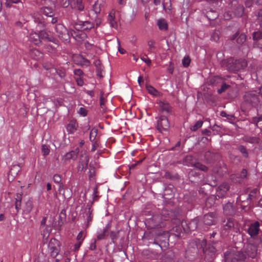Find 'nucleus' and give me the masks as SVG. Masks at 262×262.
Returning a JSON list of instances; mask_svg holds the SVG:
<instances>
[{"mask_svg":"<svg viewBox=\"0 0 262 262\" xmlns=\"http://www.w3.org/2000/svg\"><path fill=\"white\" fill-rule=\"evenodd\" d=\"M73 61L77 65H82V56L81 55L74 54L72 57Z\"/></svg>","mask_w":262,"mask_h":262,"instance_id":"38","label":"nucleus"},{"mask_svg":"<svg viewBox=\"0 0 262 262\" xmlns=\"http://www.w3.org/2000/svg\"><path fill=\"white\" fill-rule=\"evenodd\" d=\"M244 100L252 106L257 105L259 102V96L256 91H250L246 93L244 95Z\"/></svg>","mask_w":262,"mask_h":262,"instance_id":"10","label":"nucleus"},{"mask_svg":"<svg viewBox=\"0 0 262 262\" xmlns=\"http://www.w3.org/2000/svg\"><path fill=\"white\" fill-rule=\"evenodd\" d=\"M88 211L86 209L85 210V214L87 216L86 221V227H89V225L91 224V222L93 220V215L92 214L93 210L91 209L90 207L88 208Z\"/></svg>","mask_w":262,"mask_h":262,"instance_id":"32","label":"nucleus"},{"mask_svg":"<svg viewBox=\"0 0 262 262\" xmlns=\"http://www.w3.org/2000/svg\"><path fill=\"white\" fill-rule=\"evenodd\" d=\"M174 257V252L169 250L162 255L160 262H173Z\"/></svg>","mask_w":262,"mask_h":262,"instance_id":"23","label":"nucleus"},{"mask_svg":"<svg viewBox=\"0 0 262 262\" xmlns=\"http://www.w3.org/2000/svg\"><path fill=\"white\" fill-rule=\"evenodd\" d=\"M79 153L78 148H76L75 150H72L65 155V159L66 160L73 159L75 160Z\"/></svg>","mask_w":262,"mask_h":262,"instance_id":"31","label":"nucleus"},{"mask_svg":"<svg viewBox=\"0 0 262 262\" xmlns=\"http://www.w3.org/2000/svg\"><path fill=\"white\" fill-rule=\"evenodd\" d=\"M225 262L242 261L246 258L245 255L236 249H230L224 253Z\"/></svg>","mask_w":262,"mask_h":262,"instance_id":"3","label":"nucleus"},{"mask_svg":"<svg viewBox=\"0 0 262 262\" xmlns=\"http://www.w3.org/2000/svg\"><path fill=\"white\" fill-rule=\"evenodd\" d=\"M239 150L245 157H247L248 156V154L247 151V149L244 146H240L239 147Z\"/></svg>","mask_w":262,"mask_h":262,"instance_id":"52","label":"nucleus"},{"mask_svg":"<svg viewBox=\"0 0 262 262\" xmlns=\"http://www.w3.org/2000/svg\"><path fill=\"white\" fill-rule=\"evenodd\" d=\"M41 151L43 153V155L45 156H46L49 154L50 149L48 148V147L46 145L43 144L41 146Z\"/></svg>","mask_w":262,"mask_h":262,"instance_id":"49","label":"nucleus"},{"mask_svg":"<svg viewBox=\"0 0 262 262\" xmlns=\"http://www.w3.org/2000/svg\"><path fill=\"white\" fill-rule=\"evenodd\" d=\"M77 8L79 11L82 10V0H77Z\"/></svg>","mask_w":262,"mask_h":262,"instance_id":"64","label":"nucleus"},{"mask_svg":"<svg viewBox=\"0 0 262 262\" xmlns=\"http://www.w3.org/2000/svg\"><path fill=\"white\" fill-rule=\"evenodd\" d=\"M230 189V185L228 183H223L218 187L216 190L217 195L220 198H224L226 196L227 192Z\"/></svg>","mask_w":262,"mask_h":262,"instance_id":"18","label":"nucleus"},{"mask_svg":"<svg viewBox=\"0 0 262 262\" xmlns=\"http://www.w3.org/2000/svg\"><path fill=\"white\" fill-rule=\"evenodd\" d=\"M83 67H86V68L88 69V71L90 72V74L91 75L93 72V70L91 69V67H89L91 64V61L83 57Z\"/></svg>","mask_w":262,"mask_h":262,"instance_id":"39","label":"nucleus"},{"mask_svg":"<svg viewBox=\"0 0 262 262\" xmlns=\"http://www.w3.org/2000/svg\"><path fill=\"white\" fill-rule=\"evenodd\" d=\"M194 167H196L197 168L204 171H207L208 170L207 167L199 162H197Z\"/></svg>","mask_w":262,"mask_h":262,"instance_id":"48","label":"nucleus"},{"mask_svg":"<svg viewBox=\"0 0 262 262\" xmlns=\"http://www.w3.org/2000/svg\"><path fill=\"white\" fill-rule=\"evenodd\" d=\"M169 126L167 116L162 115L157 121V129L162 132L163 130H167Z\"/></svg>","mask_w":262,"mask_h":262,"instance_id":"13","label":"nucleus"},{"mask_svg":"<svg viewBox=\"0 0 262 262\" xmlns=\"http://www.w3.org/2000/svg\"><path fill=\"white\" fill-rule=\"evenodd\" d=\"M75 74V79L77 83L79 86H82V70L80 69H75L74 71Z\"/></svg>","mask_w":262,"mask_h":262,"instance_id":"29","label":"nucleus"},{"mask_svg":"<svg viewBox=\"0 0 262 262\" xmlns=\"http://www.w3.org/2000/svg\"><path fill=\"white\" fill-rule=\"evenodd\" d=\"M81 242L78 241L77 243L74 245V250L75 251L78 250L81 246Z\"/></svg>","mask_w":262,"mask_h":262,"instance_id":"61","label":"nucleus"},{"mask_svg":"<svg viewBox=\"0 0 262 262\" xmlns=\"http://www.w3.org/2000/svg\"><path fill=\"white\" fill-rule=\"evenodd\" d=\"M29 39L34 44L39 46L41 42L39 33H33L30 34Z\"/></svg>","mask_w":262,"mask_h":262,"instance_id":"26","label":"nucleus"},{"mask_svg":"<svg viewBox=\"0 0 262 262\" xmlns=\"http://www.w3.org/2000/svg\"><path fill=\"white\" fill-rule=\"evenodd\" d=\"M92 142V147L91 149V151H94L96 149L97 147L98 146V142Z\"/></svg>","mask_w":262,"mask_h":262,"instance_id":"63","label":"nucleus"},{"mask_svg":"<svg viewBox=\"0 0 262 262\" xmlns=\"http://www.w3.org/2000/svg\"><path fill=\"white\" fill-rule=\"evenodd\" d=\"M58 241L55 239H52L49 245V250L51 254V256L53 258L56 257L59 252L58 248L56 246V245H58Z\"/></svg>","mask_w":262,"mask_h":262,"instance_id":"15","label":"nucleus"},{"mask_svg":"<svg viewBox=\"0 0 262 262\" xmlns=\"http://www.w3.org/2000/svg\"><path fill=\"white\" fill-rule=\"evenodd\" d=\"M205 250L207 251V252H203L205 254V259L207 260H213L215 256L216 252V248L214 246L207 245L205 247Z\"/></svg>","mask_w":262,"mask_h":262,"instance_id":"16","label":"nucleus"},{"mask_svg":"<svg viewBox=\"0 0 262 262\" xmlns=\"http://www.w3.org/2000/svg\"><path fill=\"white\" fill-rule=\"evenodd\" d=\"M203 124V122L201 120L198 121L194 125L191 127L190 129L192 131H196L201 128Z\"/></svg>","mask_w":262,"mask_h":262,"instance_id":"44","label":"nucleus"},{"mask_svg":"<svg viewBox=\"0 0 262 262\" xmlns=\"http://www.w3.org/2000/svg\"><path fill=\"white\" fill-rule=\"evenodd\" d=\"M198 220L197 219H194L191 220L188 224L186 223V221H181L180 220V225L182 226H181V231L179 234L177 233V232H174V233L177 235H179L180 234V233L182 232L183 230L185 232H188L189 231H194L198 227Z\"/></svg>","mask_w":262,"mask_h":262,"instance_id":"9","label":"nucleus"},{"mask_svg":"<svg viewBox=\"0 0 262 262\" xmlns=\"http://www.w3.org/2000/svg\"><path fill=\"white\" fill-rule=\"evenodd\" d=\"M46 220H47V217L45 216L42 219V220L40 222V228H45L46 229Z\"/></svg>","mask_w":262,"mask_h":262,"instance_id":"57","label":"nucleus"},{"mask_svg":"<svg viewBox=\"0 0 262 262\" xmlns=\"http://www.w3.org/2000/svg\"><path fill=\"white\" fill-rule=\"evenodd\" d=\"M93 27V24L90 21H83V31L89 30Z\"/></svg>","mask_w":262,"mask_h":262,"instance_id":"43","label":"nucleus"},{"mask_svg":"<svg viewBox=\"0 0 262 262\" xmlns=\"http://www.w3.org/2000/svg\"><path fill=\"white\" fill-rule=\"evenodd\" d=\"M145 225L148 229L165 228L166 230H161L157 233L158 236H168V231L179 233L181 231L180 219L177 217L171 211L163 210L161 215H154L146 219Z\"/></svg>","mask_w":262,"mask_h":262,"instance_id":"1","label":"nucleus"},{"mask_svg":"<svg viewBox=\"0 0 262 262\" xmlns=\"http://www.w3.org/2000/svg\"><path fill=\"white\" fill-rule=\"evenodd\" d=\"M33 207V200L29 199L26 202L25 206L24 211L27 213H30Z\"/></svg>","mask_w":262,"mask_h":262,"instance_id":"36","label":"nucleus"},{"mask_svg":"<svg viewBox=\"0 0 262 262\" xmlns=\"http://www.w3.org/2000/svg\"><path fill=\"white\" fill-rule=\"evenodd\" d=\"M115 19V11L114 10H112L108 15V20L110 23L114 21Z\"/></svg>","mask_w":262,"mask_h":262,"instance_id":"50","label":"nucleus"},{"mask_svg":"<svg viewBox=\"0 0 262 262\" xmlns=\"http://www.w3.org/2000/svg\"><path fill=\"white\" fill-rule=\"evenodd\" d=\"M155 43L156 42L152 40H149L148 41V46L150 49L156 48Z\"/></svg>","mask_w":262,"mask_h":262,"instance_id":"58","label":"nucleus"},{"mask_svg":"<svg viewBox=\"0 0 262 262\" xmlns=\"http://www.w3.org/2000/svg\"><path fill=\"white\" fill-rule=\"evenodd\" d=\"M53 181L55 183L60 184L61 181V176L58 174H55L53 178Z\"/></svg>","mask_w":262,"mask_h":262,"instance_id":"51","label":"nucleus"},{"mask_svg":"<svg viewBox=\"0 0 262 262\" xmlns=\"http://www.w3.org/2000/svg\"><path fill=\"white\" fill-rule=\"evenodd\" d=\"M247 66V62L245 59H231L228 61L227 65L228 70L233 72H236L244 69Z\"/></svg>","mask_w":262,"mask_h":262,"instance_id":"5","label":"nucleus"},{"mask_svg":"<svg viewBox=\"0 0 262 262\" xmlns=\"http://www.w3.org/2000/svg\"><path fill=\"white\" fill-rule=\"evenodd\" d=\"M89 177L90 180H92L94 179L95 174V169L94 167H91L90 166V168H89Z\"/></svg>","mask_w":262,"mask_h":262,"instance_id":"46","label":"nucleus"},{"mask_svg":"<svg viewBox=\"0 0 262 262\" xmlns=\"http://www.w3.org/2000/svg\"><path fill=\"white\" fill-rule=\"evenodd\" d=\"M236 209L232 203L228 202L223 206V212L226 215H233L235 213Z\"/></svg>","mask_w":262,"mask_h":262,"instance_id":"20","label":"nucleus"},{"mask_svg":"<svg viewBox=\"0 0 262 262\" xmlns=\"http://www.w3.org/2000/svg\"><path fill=\"white\" fill-rule=\"evenodd\" d=\"M244 12V7L241 5H238L234 10V14L237 17H241Z\"/></svg>","mask_w":262,"mask_h":262,"instance_id":"37","label":"nucleus"},{"mask_svg":"<svg viewBox=\"0 0 262 262\" xmlns=\"http://www.w3.org/2000/svg\"><path fill=\"white\" fill-rule=\"evenodd\" d=\"M255 2V0H247L245 2V5L247 7H250L252 6L253 4Z\"/></svg>","mask_w":262,"mask_h":262,"instance_id":"60","label":"nucleus"},{"mask_svg":"<svg viewBox=\"0 0 262 262\" xmlns=\"http://www.w3.org/2000/svg\"><path fill=\"white\" fill-rule=\"evenodd\" d=\"M160 111L165 116L170 114L172 111V108L169 104L164 101H160L159 102Z\"/></svg>","mask_w":262,"mask_h":262,"instance_id":"19","label":"nucleus"},{"mask_svg":"<svg viewBox=\"0 0 262 262\" xmlns=\"http://www.w3.org/2000/svg\"><path fill=\"white\" fill-rule=\"evenodd\" d=\"M258 190L257 189H254L250 192V193L249 195V197L250 198V199H252V198L254 196V195L256 194Z\"/></svg>","mask_w":262,"mask_h":262,"instance_id":"59","label":"nucleus"},{"mask_svg":"<svg viewBox=\"0 0 262 262\" xmlns=\"http://www.w3.org/2000/svg\"><path fill=\"white\" fill-rule=\"evenodd\" d=\"M55 31L59 38L64 43L70 42V36L67 28L62 24H58L55 26Z\"/></svg>","mask_w":262,"mask_h":262,"instance_id":"7","label":"nucleus"},{"mask_svg":"<svg viewBox=\"0 0 262 262\" xmlns=\"http://www.w3.org/2000/svg\"><path fill=\"white\" fill-rule=\"evenodd\" d=\"M98 128L93 127L90 133V140L91 142H98L99 137L98 135Z\"/></svg>","mask_w":262,"mask_h":262,"instance_id":"27","label":"nucleus"},{"mask_svg":"<svg viewBox=\"0 0 262 262\" xmlns=\"http://www.w3.org/2000/svg\"><path fill=\"white\" fill-rule=\"evenodd\" d=\"M247 36L244 33H240L239 32H237L232 36V40L236 39L237 44L241 46L244 45L246 41Z\"/></svg>","mask_w":262,"mask_h":262,"instance_id":"21","label":"nucleus"},{"mask_svg":"<svg viewBox=\"0 0 262 262\" xmlns=\"http://www.w3.org/2000/svg\"><path fill=\"white\" fill-rule=\"evenodd\" d=\"M43 14L50 17H52L54 15V8L49 7H45L42 9Z\"/></svg>","mask_w":262,"mask_h":262,"instance_id":"34","label":"nucleus"},{"mask_svg":"<svg viewBox=\"0 0 262 262\" xmlns=\"http://www.w3.org/2000/svg\"><path fill=\"white\" fill-rule=\"evenodd\" d=\"M228 87V85H226V84H223L222 86V88L219 89L218 90V93L219 94L222 93L223 92H224L226 89H227Z\"/></svg>","mask_w":262,"mask_h":262,"instance_id":"62","label":"nucleus"},{"mask_svg":"<svg viewBox=\"0 0 262 262\" xmlns=\"http://www.w3.org/2000/svg\"><path fill=\"white\" fill-rule=\"evenodd\" d=\"M239 231L237 223L233 219L227 218L223 221L221 232L223 234L237 233Z\"/></svg>","mask_w":262,"mask_h":262,"instance_id":"4","label":"nucleus"},{"mask_svg":"<svg viewBox=\"0 0 262 262\" xmlns=\"http://www.w3.org/2000/svg\"><path fill=\"white\" fill-rule=\"evenodd\" d=\"M252 36L254 40L260 41L262 40V29L261 31L253 32Z\"/></svg>","mask_w":262,"mask_h":262,"instance_id":"41","label":"nucleus"},{"mask_svg":"<svg viewBox=\"0 0 262 262\" xmlns=\"http://www.w3.org/2000/svg\"><path fill=\"white\" fill-rule=\"evenodd\" d=\"M71 34L73 38L77 42V43L80 45L82 42V25L76 23Z\"/></svg>","mask_w":262,"mask_h":262,"instance_id":"11","label":"nucleus"},{"mask_svg":"<svg viewBox=\"0 0 262 262\" xmlns=\"http://www.w3.org/2000/svg\"><path fill=\"white\" fill-rule=\"evenodd\" d=\"M20 170V168L18 165H14L11 168L9 174L8 180L9 181H13L14 177H15L18 173Z\"/></svg>","mask_w":262,"mask_h":262,"instance_id":"24","label":"nucleus"},{"mask_svg":"<svg viewBox=\"0 0 262 262\" xmlns=\"http://www.w3.org/2000/svg\"><path fill=\"white\" fill-rule=\"evenodd\" d=\"M211 39L214 41H217L220 38V31H215L211 35Z\"/></svg>","mask_w":262,"mask_h":262,"instance_id":"47","label":"nucleus"},{"mask_svg":"<svg viewBox=\"0 0 262 262\" xmlns=\"http://www.w3.org/2000/svg\"><path fill=\"white\" fill-rule=\"evenodd\" d=\"M111 228V225L108 224L103 229V231L102 233L99 234L97 236V238L98 239H102L104 238L106 236L108 235V230Z\"/></svg>","mask_w":262,"mask_h":262,"instance_id":"35","label":"nucleus"},{"mask_svg":"<svg viewBox=\"0 0 262 262\" xmlns=\"http://www.w3.org/2000/svg\"><path fill=\"white\" fill-rule=\"evenodd\" d=\"M239 175V177L242 179H245L247 176V171L246 169H243L240 174H237Z\"/></svg>","mask_w":262,"mask_h":262,"instance_id":"54","label":"nucleus"},{"mask_svg":"<svg viewBox=\"0 0 262 262\" xmlns=\"http://www.w3.org/2000/svg\"><path fill=\"white\" fill-rule=\"evenodd\" d=\"M93 63L96 67L97 75L100 77H102V72L103 70V67L101 64L100 61L99 59H94Z\"/></svg>","mask_w":262,"mask_h":262,"instance_id":"25","label":"nucleus"},{"mask_svg":"<svg viewBox=\"0 0 262 262\" xmlns=\"http://www.w3.org/2000/svg\"><path fill=\"white\" fill-rule=\"evenodd\" d=\"M85 86L84 88H83V92L84 93V94H83V98H84L83 101L85 103L90 105L93 104L94 102V96L95 93L93 91L95 86L92 83L91 84V87L90 89L86 88Z\"/></svg>","mask_w":262,"mask_h":262,"instance_id":"6","label":"nucleus"},{"mask_svg":"<svg viewBox=\"0 0 262 262\" xmlns=\"http://www.w3.org/2000/svg\"><path fill=\"white\" fill-rule=\"evenodd\" d=\"M258 222H255L249 225L247 232L251 237H254L258 235L260 230Z\"/></svg>","mask_w":262,"mask_h":262,"instance_id":"17","label":"nucleus"},{"mask_svg":"<svg viewBox=\"0 0 262 262\" xmlns=\"http://www.w3.org/2000/svg\"><path fill=\"white\" fill-rule=\"evenodd\" d=\"M100 94H101V96L100 97V105L101 107L103 108L104 106V104H105V100L103 96V92H101Z\"/></svg>","mask_w":262,"mask_h":262,"instance_id":"55","label":"nucleus"},{"mask_svg":"<svg viewBox=\"0 0 262 262\" xmlns=\"http://www.w3.org/2000/svg\"><path fill=\"white\" fill-rule=\"evenodd\" d=\"M196 163L193 157L190 155L186 156L183 161V164L188 166L194 167Z\"/></svg>","mask_w":262,"mask_h":262,"instance_id":"28","label":"nucleus"},{"mask_svg":"<svg viewBox=\"0 0 262 262\" xmlns=\"http://www.w3.org/2000/svg\"><path fill=\"white\" fill-rule=\"evenodd\" d=\"M203 222L205 224L208 226L214 225L216 222L215 214L212 212L205 214L203 217Z\"/></svg>","mask_w":262,"mask_h":262,"instance_id":"22","label":"nucleus"},{"mask_svg":"<svg viewBox=\"0 0 262 262\" xmlns=\"http://www.w3.org/2000/svg\"><path fill=\"white\" fill-rule=\"evenodd\" d=\"M66 217V210L63 209L61 211L59 214V219L62 220H65Z\"/></svg>","mask_w":262,"mask_h":262,"instance_id":"56","label":"nucleus"},{"mask_svg":"<svg viewBox=\"0 0 262 262\" xmlns=\"http://www.w3.org/2000/svg\"><path fill=\"white\" fill-rule=\"evenodd\" d=\"M146 88L150 94L153 96L157 95L158 92L153 86L151 85H146Z\"/></svg>","mask_w":262,"mask_h":262,"instance_id":"42","label":"nucleus"},{"mask_svg":"<svg viewBox=\"0 0 262 262\" xmlns=\"http://www.w3.org/2000/svg\"><path fill=\"white\" fill-rule=\"evenodd\" d=\"M39 32L40 38L44 40L45 41H49L50 43L48 45L52 49H56L58 48V40L53 36H50L46 31L43 29H40L37 31Z\"/></svg>","mask_w":262,"mask_h":262,"instance_id":"8","label":"nucleus"},{"mask_svg":"<svg viewBox=\"0 0 262 262\" xmlns=\"http://www.w3.org/2000/svg\"><path fill=\"white\" fill-rule=\"evenodd\" d=\"M157 26L160 30L166 31L168 29V25L166 20L164 19H160L157 21Z\"/></svg>","mask_w":262,"mask_h":262,"instance_id":"33","label":"nucleus"},{"mask_svg":"<svg viewBox=\"0 0 262 262\" xmlns=\"http://www.w3.org/2000/svg\"><path fill=\"white\" fill-rule=\"evenodd\" d=\"M206 246V241L203 239L200 241L198 239L191 240L187 245L186 251V257L190 260L193 259L197 256L199 250L203 252H207L205 250V247Z\"/></svg>","mask_w":262,"mask_h":262,"instance_id":"2","label":"nucleus"},{"mask_svg":"<svg viewBox=\"0 0 262 262\" xmlns=\"http://www.w3.org/2000/svg\"><path fill=\"white\" fill-rule=\"evenodd\" d=\"M91 122V119L90 117L88 118V121L87 122H85L84 123V126H83V131L84 130H88L90 129L91 126L90 125Z\"/></svg>","mask_w":262,"mask_h":262,"instance_id":"53","label":"nucleus"},{"mask_svg":"<svg viewBox=\"0 0 262 262\" xmlns=\"http://www.w3.org/2000/svg\"><path fill=\"white\" fill-rule=\"evenodd\" d=\"M191 62V59L188 55L185 56L182 60V64L184 67H187L189 66Z\"/></svg>","mask_w":262,"mask_h":262,"instance_id":"45","label":"nucleus"},{"mask_svg":"<svg viewBox=\"0 0 262 262\" xmlns=\"http://www.w3.org/2000/svg\"><path fill=\"white\" fill-rule=\"evenodd\" d=\"M33 18L34 23L36 24V31L43 29L48 23V21L45 20L43 16L39 13H34Z\"/></svg>","mask_w":262,"mask_h":262,"instance_id":"12","label":"nucleus"},{"mask_svg":"<svg viewBox=\"0 0 262 262\" xmlns=\"http://www.w3.org/2000/svg\"><path fill=\"white\" fill-rule=\"evenodd\" d=\"M21 195L20 194L17 195V198H16L15 201V209L16 210V212H18L19 210L20 209V206H21Z\"/></svg>","mask_w":262,"mask_h":262,"instance_id":"40","label":"nucleus"},{"mask_svg":"<svg viewBox=\"0 0 262 262\" xmlns=\"http://www.w3.org/2000/svg\"><path fill=\"white\" fill-rule=\"evenodd\" d=\"M245 252L249 257L253 258L257 253V246L254 244L248 243L245 246Z\"/></svg>","mask_w":262,"mask_h":262,"instance_id":"14","label":"nucleus"},{"mask_svg":"<svg viewBox=\"0 0 262 262\" xmlns=\"http://www.w3.org/2000/svg\"><path fill=\"white\" fill-rule=\"evenodd\" d=\"M104 2L103 0H97L93 5V11L96 14L100 13L101 7L103 6Z\"/></svg>","mask_w":262,"mask_h":262,"instance_id":"30","label":"nucleus"}]
</instances>
